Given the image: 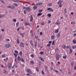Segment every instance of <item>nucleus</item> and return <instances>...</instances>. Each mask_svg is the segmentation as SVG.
Listing matches in <instances>:
<instances>
[{
	"instance_id": "nucleus-1",
	"label": "nucleus",
	"mask_w": 76,
	"mask_h": 76,
	"mask_svg": "<svg viewBox=\"0 0 76 76\" xmlns=\"http://www.w3.org/2000/svg\"><path fill=\"white\" fill-rule=\"evenodd\" d=\"M56 58L57 60H58L60 58V56L58 54H56Z\"/></svg>"
},
{
	"instance_id": "nucleus-2",
	"label": "nucleus",
	"mask_w": 76,
	"mask_h": 76,
	"mask_svg": "<svg viewBox=\"0 0 76 76\" xmlns=\"http://www.w3.org/2000/svg\"><path fill=\"white\" fill-rule=\"evenodd\" d=\"M7 7L8 8H11L12 9H15V6L13 5L8 6Z\"/></svg>"
},
{
	"instance_id": "nucleus-3",
	"label": "nucleus",
	"mask_w": 76,
	"mask_h": 76,
	"mask_svg": "<svg viewBox=\"0 0 76 76\" xmlns=\"http://www.w3.org/2000/svg\"><path fill=\"white\" fill-rule=\"evenodd\" d=\"M26 71L27 72H28V73H29V74H32V72H31V70H30L29 69H27L26 70Z\"/></svg>"
},
{
	"instance_id": "nucleus-4",
	"label": "nucleus",
	"mask_w": 76,
	"mask_h": 76,
	"mask_svg": "<svg viewBox=\"0 0 76 76\" xmlns=\"http://www.w3.org/2000/svg\"><path fill=\"white\" fill-rule=\"evenodd\" d=\"M5 47L6 48H9V47H11V45L10 44H7L5 45Z\"/></svg>"
},
{
	"instance_id": "nucleus-5",
	"label": "nucleus",
	"mask_w": 76,
	"mask_h": 76,
	"mask_svg": "<svg viewBox=\"0 0 76 76\" xmlns=\"http://www.w3.org/2000/svg\"><path fill=\"white\" fill-rule=\"evenodd\" d=\"M8 66L9 67V69H10L12 67V64L9 63L8 64Z\"/></svg>"
},
{
	"instance_id": "nucleus-6",
	"label": "nucleus",
	"mask_w": 76,
	"mask_h": 76,
	"mask_svg": "<svg viewBox=\"0 0 76 76\" xmlns=\"http://www.w3.org/2000/svg\"><path fill=\"white\" fill-rule=\"evenodd\" d=\"M47 10H49L50 12H53V10L52 9V8H49L47 9Z\"/></svg>"
},
{
	"instance_id": "nucleus-7",
	"label": "nucleus",
	"mask_w": 76,
	"mask_h": 76,
	"mask_svg": "<svg viewBox=\"0 0 76 76\" xmlns=\"http://www.w3.org/2000/svg\"><path fill=\"white\" fill-rule=\"evenodd\" d=\"M20 45L21 47H23V48H24L25 44H24L23 43L21 42L20 43Z\"/></svg>"
},
{
	"instance_id": "nucleus-8",
	"label": "nucleus",
	"mask_w": 76,
	"mask_h": 76,
	"mask_svg": "<svg viewBox=\"0 0 76 76\" xmlns=\"http://www.w3.org/2000/svg\"><path fill=\"white\" fill-rule=\"evenodd\" d=\"M26 9L27 11H28V12H29V11L31 10V9H30V8H29V7H26Z\"/></svg>"
},
{
	"instance_id": "nucleus-9",
	"label": "nucleus",
	"mask_w": 76,
	"mask_h": 76,
	"mask_svg": "<svg viewBox=\"0 0 76 76\" xmlns=\"http://www.w3.org/2000/svg\"><path fill=\"white\" fill-rule=\"evenodd\" d=\"M60 32H59L57 35V37L58 38H60Z\"/></svg>"
},
{
	"instance_id": "nucleus-10",
	"label": "nucleus",
	"mask_w": 76,
	"mask_h": 76,
	"mask_svg": "<svg viewBox=\"0 0 76 76\" xmlns=\"http://www.w3.org/2000/svg\"><path fill=\"white\" fill-rule=\"evenodd\" d=\"M20 36H22V38H23L24 34L20 33Z\"/></svg>"
},
{
	"instance_id": "nucleus-11",
	"label": "nucleus",
	"mask_w": 76,
	"mask_h": 76,
	"mask_svg": "<svg viewBox=\"0 0 76 76\" xmlns=\"http://www.w3.org/2000/svg\"><path fill=\"white\" fill-rule=\"evenodd\" d=\"M24 24L25 25V26H27V25H28V26H29L30 25L29 24L27 23L26 22H25Z\"/></svg>"
},
{
	"instance_id": "nucleus-12",
	"label": "nucleus",
	"mask_w": 76,
	"mask_h": 76,
	"mask_svg": "<svg viewBox=\"0 0 76 76\" xmlns=\"http://www.w3.org/2000/svg\"><path fill=\"white\" fill-rule=\"evenodd\" d=\"M32 20H33V17H32V15H31V18L30 19V22H32Z\"/></svg>"
},
{
	"instance_id": "nucleus-13",
	"label": "nucleus",
	"mask_w": 76,
	"mask_h": 76,
	"mask_svg": "<svg viewBox=\"0 0 76 76\" xmlns=\"http://www.w3.org/2000/svg\"><path fill=\"white\" fill-rule=\"evenodd\" d=\"M42 5V2H40V3H39L38 4H36V6H37V5Z\"/></svg>"
},
{
	"instance_id": "nucleus-14",
	"label": "nucleus",
	"mask_w": 76,
	"mask_h": 76,
	"mask_svg": "<svg viewBox=\"0 0 76 76\" xmlns=\"http://www.w3.org/2000/svg\"><path fill=\"white\" fill-rule=\"evenodd\" d=\"M51 38L52 39H55V36H54V35H52Z\"/></svg>"
},
{
	"instance_id": "nucleus-15",
	"label": "nucleus",
	"mask_w": 76,
	"mask_h": 76,
	"mask_svg": "<svg viewBox=\"0 0 76 76\" xmlns=\"http://www.w3.org/2000/svg\"><path fill=\"white\" fill-rule=\"evenodd\" d=\"M39 58H40V60H41V61H44V59L42 58V57H40Z\"/></svg>"
},
{
	"instance_id": "nucleus-16",
	"label": "nucleus",
	"mask_w": 76,
	"mask_h": 76,
	"mask_svg": "<svg viewBox=\"0 0 76 76\" xmlns=\"http://www.w3.org/2000/svg\"><path fill=\"white\" fill-rule=\"evenodd\" d=\"M61 1L60 0L58 3V4H60L61 3Z\"/></svg>"
},
{
	"instance_id": "nucleus-17",
	"label": "nucleus",
	"mask_w": 76,
	"mask_h": 76,
	"mask_svg": "<svg viewBox=\"0 0 76 76\" xmlns=\"http://www.w3.org/2000/svg\"><path fill=\"white\" fill-rule=\"evenodd\" d=\"M62 48H63L64 49H65V48H66V45H63L62 47Z\"/></svg>"
},
{
	"instance_id": "nucleus-18",
	"label": "nucleus",
	"mask_w": 76,
	"mask_h": 76,
	"mask_svg": "<svg viewBox=\"0 0 76 76\" xmlns=\"http://www.w3.org/2000/svg\"><path fill=\"white\" fill-rule=\"evenodd\" d=\"M48 16L49 18H50V17L51 16V14L50 13L48 14Z\"/></svg>"
},
{
	"instance_id": "nucleus-19",
	"label": "nucleus",
	"mask_w": 76,
	"mask_h": 76,
	"mask_svg": "<svg viewBox=\"0 0 76 76\" xmlns=\"http://www.w3.org/2000/svg\"><path fill=\"white\" fill-rule=\"evenodd\" d=\"M20 56H18L17 57V60H18V61H20Z\"/></svg>"
},
{
	"instance_id": "nucleus-20",
	"label": "nucleus",
	"mask_w": 76,
	"mask_h": 76,
	"mask_svg": "<svg viewBox=\"0 0 76 76\" xmlns=\"http://www.w3.org/2000/svg\"><path fill=\"white\" fill-rule=\"evenodd\" d=\"M55 44V40H53L52 43V45H54Z\"/></svg>"
},
{
	"instance_id": "nucleus-21",
	"label": "nucleus",
	"mask_w": 76,
	"mask_h": 76,
	"mask_svg": "<svg viewBox=\"0 0 76 76\" xmlns=\"http://www.w3.org/2000/svg\"><path fill=\"white\" fill-rule=\"evenodd\" d=\"M41 15H42V13H39L38 14L37 16H41Z\"/></svg>"
},
{
	"instance_id": "nucleus-22",
	"label": "nucleus",
	"mask_w": 76,
	"mask_h": 76,
	"mask_svg": "<svg viewBox=\"0 0 76 76\" xmlns=\"http://www.w3.org/2000/svg\"><path fill=\"white\" fill-rule=\"evenodd\" d=\"M72 42L73 43V44H75L76 43V41L75 40H73L72 41Z\"/></svg>"
},
{
	"instance_id": "nucleus-23",
	"label": "nucleus",
	"mask_w": 76,
	"mask_h": 76,
	"mask_svg": "<svg viewBox=\"0 0 76 76\" xmlns=\"http://www.w3.org/2000/svg\"><path fill=\"white\" fill-rule=\"evenodd\" d=\"M35 47H37V42L36 41V42H35Z\"/></svg>"
},
{
	"instance_id": "nucleus-24",
	"label": "nucleus",
	"mask_w": 76,
	"mask_h": 76,
	"mask_svg": "<svg viewBox=\"0 0 76 76\" xmlns=\"http://www.w3.org/2000/svg\"><path fill=\"white\" fill-rule=\"evenodd\" d=\"M66 57H67V56L66 55H65V56H63V58H64V59H66Z\"/></svg>"
},
{
	"instance_id": "nucleus-25",
	"label": "nucleus",
	"mask_w": 76,
	"mask_h": 76,
	"mask_svg": "<svg viewBox=\"0 0 76 76\" xmlns=\"http://www.w3.org/2000/svg\"><path fill=\"white\" fill-rule=\"evenodd\" d=\"M20 60H21V61L22 62H24V60H23V58H20Z\"/></svg>"
},
{
	"instance_id": "nucleus-26",
	"label": "nucleus",
	"mask_w": 76,
	"mask_h": 76,
	"mask_svg": "<svg viewBox=\"0 0 76 76\" xmlns=\"http://www.w3.org/2000/svg\"><path fill=\"white\" fill-rule=\"evenodd\" d=\"M58 29L56 30L55 33H58Z\"/></svg>"
},
{
	"instance_id": "nucleus-27",
	"label": "nucleus",
	"mask_w": 76,
	"mask_h": 76,
	"mask_svg": "<svg viewBox=\"0 0 76 76\" xmlns=\"http://www.w3.org/2000/svg\"><path fill=\"white\" fill-rule=\"evenodd\" d=\"M69 50L70 51V54H72V49L71 48H69Z\"/></svg>"
},
{
	"instance_id": "nucleus-28",
	"label": "nucleus",
	"mask_w": 76,
	"mask_h": 76,
	"mask_svg": "<svg viewBox=\"0 0 76 76\" xmlns=\"http://www.w3.org/2000/svg\"><path fill=\"white\" fill-rule=\"evenodd\" d=\"M19 55L20 56H22V51H21L19 53Z\"/></svg>"
},
{
	"instance_id": "nucleus-29",
	"label": "nucleus",
	"mask_w": 76,
	"mask_h": 76,
	"mask_svg": "<svg viewBox=\"0 0 76 76\" xmlns=\"http://www.w3.org/2000/svg\"><path fill=\"white\" fill-rule=\"evenodd\" d=\"M30 63L32 64H34V61H30Z\"/></svg>"
},
{
	"instance_id": "nucleus-30",
	"label": "nucleus",
	"mask_w": 76,
	"mask_h": 76,
	"mask_svg": "<svg viewBox=\"0 0 76 76\" xmlns=\"http://www.w3.org/2000/svg\"><path fill=\"white\" fill-rule=\"evenodd\" d=\"M33 9H34L35 10V9H37V7H36L35 6H34V7H33Z\"/></svg>"
},
{
	"instance_id": "nucleus-31",
	"label": "nucleus",
	"mask_w": 76,
	"mask_h": 76,
	"mask_svg": "<svg viewBox=\"0 0 76 76\" xmlns=\"http://www.w3.org/2000/svg\"><path fill=\"white\" fill-rule=\"evenodd\" d=\"M51 45V44H48L47 45V47H50V46Z\"/></svg>"
},
{
	"instance_id": "nucleus-32",
	"label": "nucleus",
	"mask_w": 76,
	"mask_h": 76,
	"mask_svg": "<svg viewBox=\"0 0 76 76\" xmlns=\"http://www.w3.org/2000/svg\"><path fill=\"white\" fill-rule=\"evenodd\" d=\"M14 56H15V58L17 57V56H18V55L17 54H16L15 53H13Z\"/></svg>"
},
{
	"instance_id": "nucleus-33",
	"label": "nucleus",
	"mask_w": 76,
	"mask_h": 76,
	"mask_svg": "<svg viewBox=\"0 0 76 76\" xmlns=\"http://www.w3.org/2000/svg\"><path fill=\"white\" fill-rule=\"evenodd\" d=\"M14 2H19V0H14Z\"/></svg>"
},
{
	"instance_id": "nucleus-34",
	"label": "nucleus",
	"mask_w": 76,
	"mask_h": 76,
	"mask_svg": "<svg viewBox=\"0 0 76 76\" xmlns=\"http://www.w3.org/2000/svg\"><path fill=\"white\" fill-rule=\"evenodd\" d=\"M14 5H15V6H18V5L16 3H14L13 4Z\"/></svg>"
},
{
	"instance_id": "nucleus-35",
	"label": "nucleus",
	"mask_w": 76,
	"mask_h": 76,
	"mask_svg": "<svg viewBox=\"0 0 76 76\" xmlns=\"http://www.w3.org/2000/svg\"><path fill=\"white\" fill-rule=\"evenodd\" d=\"M17 42L18 44H19V39H17Z\"/></svg>"
},
{
	"instance_id": "nucleus-36",
	"label": "nucleus",
	"mask_w": 76,
	"mask_h": 76,
	"mask_svg": "<svg viewBox=\"0 0 76 76\" xmlns=\"http://www.w3.org/2000/svg\"><path fill=\"white\" fill-rule=\"evenodd\" d=\"M4 16V15H0V18H3Z\"/></svg>"
},
{
	"instance_id": "nucleus-37",
	"label": "nucleus",
	"mask_w": 76,
	"mask_h": 76,
	"mask_svg": "<svg viewBox=\"0 0 76 76\" xmlns=\"http://www.w3.org/2000/svg\"><path fill=\"white\" fill-rule=\"evenodd\" d=\"M76 48V45H75L74 46L72 47V48L73 49H74V48Z\"/></svg>"
},
{
	"instance_id": "nucleus-38",
	"label": "nucleus",
	"mask_w": 76,
	"mask_h": 76,
	"mask_svg": "<svg viewBox=\"0 0 76 76\" xmlns=\"http://www.w3.org/2000/svg\"><path fill=\"white\" fill-rule=\"evenodd\" d=\"M64 12L65 13H67V12H66V8L64 9Z\"/></svg>"
},
{
	"instance_id": "nucleus-39",
	"label": "nucleus",
	"mask_w": 76,
	"mask_h": 76,
	"mask_svg": "<svg viewBox=\"0 0 76 76\" xmlns=\"http://www.w3.org/2000/svg\"><path fill=\"white\" fill-rule=\"evenodd\" d=\"M55 24L56 25H60V23H58V22H56L55 23Z\"/></svg>"
},
{
	"instance_id": "nucleus-40",
	"label": "nucleus",
	"mask_w": 76,
	"mask_h": 76,
	"mask_svg": "<svg viewBox=\"0 0 76 76\" xmlns=\"http://www.w3.org/2000/svg\"><path fill=\"white\" fill-rule=\"evenodd\" d=\"M15 53L16 54H18V51L16 50H15Z\"/></svg>"
},
{
	"instance_id": "nucleus-41",
	"label": "nucleus",
	"mask_w": 76,
	"mask_h": 76,
	"mask_svg": "<svg viewBox=\"0 0 76 76\" xmlns=\"http://www.w3.org/2000/svg\"><path fill=\"white\" fill-rule=\"evenodd\" d=\"M13 21L14 22H16V19H14L13 20Z\"/></svg>"
},
{
	"instance_id": "nucleus-42",
	"label": "nucleus",
	"mask_w": 76,
	"mask_h": 76,
	"mask_svg": "<svg viewBox=\"0 0 76 76\" xmlns=\"http://www.w3.org/2000/svg\"><path fill=\"white\" fill-rule=\"evenodd\" d=\"M6 70L4 69V73H6Z\"/></svg>"
},
{
	"instance_id": "nucleus-43",
	"label": "nucleus",
	"mask_w": 76,
	"mask_h": 76,
	"mask_svg": "<svg viewBox=\"0 0 76 76\" xmlns=\"http://www.w3.org/2000/svg\"><path fill=\"white\" fill-rule=\"evenodd\" d=\"M1 2L2 3H4V1H3V0H1Z\"/></svg>"
},
{
	"instance_id": "nucleus-44",
	"label": "nucleus",
	"mask_w": 76,
	"mask_h": 76,
	"mask_svg": "<svg viewBox=\"0 0 76 76\" xmlns=\"http://www.w3.org/2000/svg\"><path fill=\"white\" fill-rule=\"evenodd\" d=\"M6 41H7V42L10 41V40L9 39H6Z\"/></svg>"
},
{
	"instance_id": "nucleus-45",
	"label": "nucleus",
	"mask_w": 76,
	"mask_h": 76,
	"mask_svg": "<svg viewBox=\"0 0 76 76\" xmlns=\"http://www.w3.org/2000/svg\"><path fill=\"white\" fill-rule=\"evenodd\" d=\"M48 6H51V5H52V3H50L48 4Z\"/></svg>"
},
{
	"instance_id": "nucleus-46",
	"label": "nucleus",
	"mask_w": 76,
	"mask_h": 76,
	"mask_svg": "<svg viewBox=\"0 0 76 76\" xmlns=\"http://www.w3.org/2000/svg\"><path fill=\"white\" fill-rule=\"evenodd\" d=\"M40 54H44V52H40Z\"/></svg>"
},
{
	"instance_id": "nucleus-47",
	"label": "nucleus",
	"mask_w": 76,
	"mask_h": 76,
	"mask_svg": "<svg viewBox=\"0 0 76 76\" xmlns=\"http://www.w3.org/2000/svg\"><path fill=\"white\" fill-rule=\"evenodd\" d=\"M31 57H32V58H33V57H34V55L33 54H31L30 55Z\"/></svg>"
},
{
	"instance_id": "nucleus-48",
	"label": "nucleus",
	"mask_w": 76,
	"mask_h": 76,
	"mask_svg": "<svg viewBox=\"0 0 76 76\" xmlns=\"http://www.w3.org/2000/svg\"><path fill=\"white\" fill-rule=\"evenodd\" d=\"M36 71H37V72H39V69H38L37 68H36Z\"/></svg>"
},
{
	"instance_id": "nucleus-49",
	"label": "nucleus",
	"mask_w": 76,
	"mask_h": 76,
	"mask_svg": "<svg viewBox=\"0 0 76 76\" xmlns=\"http://www.w3.org/2000/svg\"><path fill=\"white\" fill-rule=\"evenodd\" d=\"M16 25L17 26V27L18 26V25H19V23H18V22L17 23H16Z\"/></svg>"
},
{
	"instance_id": "nucleus-50",
	"label": "nucleus",
	"mask_w": 76,
	"mask_h": 76,
	"mask_svg": "<svg viewBox=\"0 0 76 76\" xmlns=\"http://www.w3.org/2000/svg\"><path fill=\"white\" fill-rule=\"evenodd\" d=\"M35 38L36 39H38V37L37 36H35Z\"/></svg>"
},
{
	"instance_id": "nucleus-51",
	"label": "nucleus",
	"mask_w": 76,
	"mask_h": 76,
	"mask_svg": "<svg viewBox=\"0 0 76 76\" xmlns=\"http://www.w3.org/2000/svg\"><path fill=\"white\" fill-rule=\"evenodd\" d=\"M49 43L50 44H51V43H52V41H49Z\"/></svg>"
},
{
	"instance_id": "nucleus-52",
	"label": "nucleus",
	"mask_w": 76,
	"mask_h": 76,
	"mask_svg": "<svg viewBox=\"0 0 76 76\" xmlns=\"http://www.w3.org/2000/svg\"><path fill=\"white\" fill-rule=\"evenodd\" d=\"M45 70H47V68H48V67L47 66H45Z\"/></svg>"
},
{
	"instance_id": "nucleus-53",
	"label": "nucleus",
	"mask_w": 76,
	"mask_h": 76,
	"mask_svg": "<svg viewBox=\"0 0 76 76\" xmlns=\"http://www.w3.org/2000/svg\"><path fill=\"white\" fill-rule=\"evenodd\" d=\"M40 35H42V32H40Z\"/></svg>"
},
{
	"instance_id": "nucleus-54",
	"label": "nucleus",
	"mask_w": 76,
	"mask_h": 76,
	"mask_svg": "<svg viewBox=\"0 0 76 76\" xmlns=\"http://www.w3.org/2000/svg\"><path fill=\"white\" fill-rule=\"evenodd\" d=\"M42 10H39L38 11L39 12H42Z\"/></svg>"
},
{
	"instance_id": "nucleus-55",
	"label": "nucleus",
	"mask_w": 76,
	"mask_h": 76,
	"mask_svg": "<svg viewBox=\"0 0 76 76\" xmlns=\"http://www.w3.org/2000/svg\"><path fill=\"white\" fill-rule=\"evenodd\" d=\"M58 51V48H56L55 49V51Z\"/></svg>"
},
{
	"instance_id": "nucleus-56",
	"label": "nucleus",
	"mask_w": 76,
	"mask_h": 76,
	"mask_svg": "<svg viewBox=\"0 0 76 76\" xmlns=\"http://www.w3.org/2000/svg\"><path fill=\"white\" fill-rule=\"evenodd\" d=\"M73 64H74V63H72L71 64V65L72 66H73Z\"/></svg>"
},
{
	"instance_id": "nucleus-57",
	"label": "nucleus",
	"mask_w": 76,
	"mask_h": 76,
	"mask_svg": "<svg viewBox=\"0 0 76 76\" xmlns=\"http://www.w3.org/2000/svg\"><path fill=\"white\" fill-rule=\"evenodd\" d=\"M71 24H73L74 25L75 24V22H73L72 23H71Z\"/></svg>"
},
{
	"instance_id": "nucleus-58",
	"label": "nucleus",
	"mask_w": 76,
	"mask_h": 76,
	"mask_svg": "<svg viewBox=\"0 0 76 76\" xmlns=\"http://www.w3.org/2000/svg\"><path fill=\"white\" fill-rule=\"evenodd\" d=\"M2 57H5V55L4 54L2 56Z\"/></svg>"
},
{
	"instance_id": "nucleus-59",
	"label": "nucleus",
	"mask_w": 76,
	"mask_h": 76,
	"mask_svg": "<svg viewBox=\"0 0 76 76\" xmlns=\"http://www.w3.org/2000/svg\"><path fill=\"white\" fill-rule=\"evenodd\" d=\"M26 11L25 10L24 11V14H26Z\"/></svg>"
},
{
	"instance_id": "nucleus-60",
	"label": "nucleus",
	"mask_w": 76,
	"mask_h": 76,
	"mask_svg": "<svg viewBox=\"0 0 76 76\" xmlns=\"http://www.w3.org/2000/svg\"><path fill=\"white\" fill-rule=\"evenodd\" d=\"M42 74H43V75H44V71H42Z\"/></svg>"
},
{
	"instance_id": "nucleus-61",
	"label": "nucleus",
	"mask_w": 76,
	"mask_h": 76,
	"mask_svg": "<svg viewBox=\"0 0 76 76\" xmlns=\"http://www.w3.org/2000/svg\"><path fill=\"white\" fill-rule=\"evenodd\" d=\"M39 65H41V61H39Z\"/></svg>"
},
{
	"instance_id": "nucleus-62",
	"label": "nucleus",
	"mask_w": 76,
	"mask_h": 76,
	"mask_svg": "<svg viewBox=\"0 0 76 76\" xmlns=\"http://www.w3.org/2000/svg\"><path fill=\"white\" fill-rule=\"evenodd\" d=\"M48 23H51V21L49 20L48 21Z\"/></svg>"
},
{
	"instance_id": "nucleus-63",
	"label": "nucleus",
	"mask_w": 76,
	"mask_h": 76,
	"mask_svg": "<svg viewBox=\"0 0 76 76\" xmlns=\"http://www.w3.org/2000/svg\"><path fill=\"white\" fill-rule=\"evenodd\" d=\"M1 31H2V32H4V29H1Z\"/></svg>"
},
{
	"instance_id": "nucleus-64",
	"label": "nucleus",
	"mask_w": 76,
	"mask_h": 76,
	"mask_svg": "<svg viewBox=\"0 0 76 76\" xmlns=\"http://www.w3.org/2000/svg\"><path fill=\"white\" fill-rule=\"evenodd\" d=\"M44 23L43 22L41 23V25H44Z\"/></svg>"
}]
</instances>
